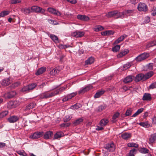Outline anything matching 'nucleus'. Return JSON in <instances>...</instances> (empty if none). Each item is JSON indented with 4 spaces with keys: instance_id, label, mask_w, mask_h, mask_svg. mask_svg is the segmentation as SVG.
Wrapping results in <instances>:
<instances>
[{
    "instance_id": "obj_1",
    "label": "nucleus",
    "mask_w": 156,
    "mask_h": 156,
    "mask_svg": "<svg viewBox=\"0 0 156 156\" xmlns=\"http://www.w3.org/2000/svg\"><path fill=\"white\" fill-rule=\"evenodd\" d=\"M55 96L54 91L50 92L49 91L45 92L41 94L40 98L41 99H47Z\"/></svg>"
},
{
    "instance_id": "obj_2",
    "label": "nucleus",
    "mask_w": 156,
    "mask_h": 156,
    "mask_svg": "<svg viewBox=\"0 0 156 156\" xmlns=\"http://www.w3.org/2000/svg\"><path fill=\"white\" fill-rule=\"evenodd\" d=\"M149 56V53H144L136 57L135 58V60L137 62H140L147 58Z\"/></svg>"
},
{
    "instance_id": "obj_3",
    "label": "nucleus",
    "mask_w": 156,
    "mask_h": 156,
    "mask_svg": "<svg viewBox=\"0 0 156 156\" xmlns=\"http://www.w3.org/2000/svg\"><path fill=\"white\" fill-rule=\"evenodd\" d=\"M137 9L139 11L141 12H146L148 10L147 5L143 2H140L138 4Z\"/></svg>"
},
{
    "instance_id": "obj_4",
    "label": "nucleus",
    "mask_w": 156,
    "mask_h": 156,
    "mask_svg": "<svg viewBox=\"0 0 156 156\" xmlns=\"http://www.w3.org/2000/svg\"><path fill=\"white\" fill-rule=\"evenodd\" d=\"M105 148L109 152H113L115 150V147L113 142H111L107 144Z\"/></svg>"
},
{
    "instance_id": "obj_5",
    "label": "nucleus",
    "mask_w": 156,
    "mask_h": 156,
    "mask_svg": "<svg viewBox=\"0 0 156 156\" xmlns=\"http://www.w3.org/2000/svg\"><path fill=\"white\" fill-rule=\"evenodd\" d=\"M32 12H35L38 13H44L45 10L42 8L36 5L33 6L31 8Z\"/></svg>"
},
{
    "instance_id": "obj_6",
    "label": "nucleus",
    "mask_w": 156,
    "mask_h": 156,
    "mask_svg": "<svg viewBox=\"0 0 156 156\" xmlns=\"http://www.w3.org/2000/svg\"><path fill=\"white\" fill-rule=\"evenodd\" d=\"M36 106V103L33 102L28 103L26 105V106L24 108V111H28L35 108Z\"/></svg>"
},
{
    "instance_id": "obj_7",
    "label": "nucleus",
    "mask_w": 156,
    "mask_h": 156,
    "mask_svg": "<svg viewBox=\"0 0 156 156\" xmlns=\"http://www.w3.org/2000/svg\"><path fill=\"white\" fill-rule=\"evenodd\" d=\"M43 132H36L30 136V138L33 139H37L41 137L43 135Z\"/></svg>"
},
{
    "instance_id": "obj_8",
    "label": "nucleus",
    "mask_w": 156,
    "mask_h": 156,
    "mask_svg": "<svg viewBox=\"0 0 156 156\" xmlns=\"http://www.w3.org/2000/svg\"><path fill=\"white\" fill-rule=\"evenodd\" d=\"M16 94L15 91H11L5 93L4 95V97L6 99H10L14 97Z\"/></svg>"
},
{
    "instance_id": "obj_9",
    "label": "nucleus",
    "mask_w": 156,
    "mask_h": 156,
    "mask_svg": "<svg viewBox=\"0 0 156 156\" xmlns=\"http://www.w3.org/2000/svg\"><path fill=\"white\" fill-rule=\"evenodd\" d=\"M19 119V117L16 115L11 116L7 120L10 123H14L17 121Z\"/></svg>"
},
{
    "instance_id": "obj_10",
    "label": "nucleus",
    "mask_w": 156,
    "mask_h": 156,
    "mask_svg": "<svg viewBox=\"0 0 156 156\" xmlns=\"http://www.w3.org/2000/svg\"><path fill=\"white\" fill-rule=\"evenodd\" d=\"M84 34V32L83 31H76L72 33V35L76 37H81Z\"/></svg>"
},
{
    "instance_id": "obj_11",
    "label": "nucleus",
    "mask_w": 156,
    "mask_h": 156,
    "mask_svg": "<svg viewBox=\"0 0 156 156\" xmlns=\"http://www.w3.org/2000/svg\"><path fill=\"white\" fill-rule=\"evenodd\" d=\"M67 86H65L53 91L55 96L61 93L67 88Z\"/></svg>"
},
{
    "instance_id": "obj_12",
    "label": "nucleus",
    "mask_w": 156,
    "mask_h": 156,
    "mask_svg": "<svg viewBox=\"0 0 156 156\" xmlns=\"http://www.w3.org/2000/svg\"><path fill=\"white\" fill-rule=\"evenodd\" d=\"M140 80L145 81L144 75L143 73H140L137 75L135 78V81L136 82H139Z\"/></svg>"
},
{
    "instance_id": "obj_13",
    "label": "nucleus",
    "mask_w": 156,
    "mask_h": 156,
    "mask_svg": "<svg viewBox=\"0 0 156 156\" xmlns=\"http://www.w3.org/2000/svg\"><path fill=\"white\" fill-rule=\"evenodd\" d=\"M48 10L49 12L56 16H60L61 15L60 12L52 8H49Z\"/></svg>"
},
{
    "instance_id": "obj_14",
    "label": "nucleus",
    "mask_w": 156,
    "mask_h": 156,
    "mask_svg": "<svg viewBox=\"0 0 156 156\" xmlns=\"http://www.w3.org/2000/svg\"><path fill=\"white\" fill-rule=\"evenodd\" d=\"M92 87L91 85H89L83 88L82 90H80L79 92V94H83L89 90H90L92 89Z\"/></svg>"
},
{
    "instance_id": "obj_15",
    "label": "nucleus",
    "mask_w": 156,
    "mask_h": 156,
    "mask_svg": "<svg viewBox=\"0 0 156 156\" xmlns=\"http://www.w3.org/2000/svg\"><path fill=\"white\" fill-rule=\"evenodd\" d=\"M11 83V81L9 78H5L3 80L1 85L5 87L9 85Z\"/></svg>"
},
{
    "instance_id": "obj_16",
    "label": "nucleus",
    "mask_w": 156,
    "mask_h": 156,
    "mask_svg": "<svg viewBox=\"0 0 156 156\" xmlns=\"http://www.w3.org/2000/svg\"><path fill=\"white\" fill-rule=\"evenodd\" d=\"M151 98V94L150 93H146L144 94L142 99L143 101H150Z\"/></svg>"
},
{
    "instance_id": "obj_17",
    "label": "nucleus",
    "mask_w": 156,
    "mask_h": 156,
    "mask_svg": "<svg viewBox=\"0 0 156 156\" xmlns=\"http://www.w3.org/2000/svg\"><path fill=\"white\" fill-rule=\"evenodd\" d=\"M134 78V76L129 75L127 76L124 80L123 81L125 83H128L131 82L133 79Z\"/></svg>"
},
{
    "instance_id": "obj_18",
    "label": "nucleus",
    "mask_w": 156,
    "mask_h": 156,
    "mask_svg": "<svg viewBox=\"0 0 156 156\" xmlns=\"http://www.w3.org/2000/svg\"><path fill=\"white\" fill-rule=\"evenodd\" d=\"M53 134V132L50 131L45 132L44 136V138L45 139H48L50 138Z\"/></svg>"
},
{
    "instance_id": "obj_19",
    "label": "nucleus",
    "mask_w": 156,
    "mask_h": 156,
    "mask_svg": "<svg viewBox=\"0 0 156 156\" xmlns=\"http://www.w3.org/2000/svg\"><path fill=\"white\" fill-rule=\"evenodd\" d=\"M156 140V133L151 134L149 138L150 144H153Z\"/></svg>"
},
{
    "instance_id": "obj_20",
    "label": "nucleus",
    "mask_w": 156,
    "mask_h": 156,
    "mask_svg": "<svg viewBox=\"0 0 156 156\" xmlns=\"http://www.w3.org/2000/svg\"><path fill=\"white\" fill-rule=\"evenodd\" d=\"M77 18L82 21H88L89 20V18L85 15H78Z\"/></svg>"
},
{
    "instance_id": "obj_21",
    "label": "nucleus",
    "mask_w": 156,
    "mask_h": 156,
    "mask_svg": "<svg viewBox=\"0 0 156 156\" xmlns=\"http://www.w3.org/2000/svg\"><path fill=\"white\" fill-rule=\"evenodd\" d=\"M122 137L124 140H127L131 137V134L125 133L121 134Z\"/></svg>"
},
{
    "instance_id": "obj_22",
    "label": "nucleus",
    "mask_w": 156,
    "mask_h": 156,
    "mask_svg": "<svg viewBox=\"0 0 156 156\" xmlns=\"http://www.w3.org/2000/svg\"><path fill=\"white\" fill-rule=\"evenodd\" d=\"M46 70L45 67H42L39 68L35 73L37 76L39 75L44 73Z\"/></svg>"
},
{
    "instance_id": "obj_23",
    "label": "nucleus",
    "mask_w": 156,
    "mask_h": 156,
    "mask_svg": "<svg viewBox=\"0 0 156 156\" xmlns=\"http://www.w3.org/2000/svg\"><path fill=\"white\" fill-rule=\"evenodd\" d=\"M156 45V41L154 40L149 42L146 45V48L149 49L151 47Z\"/></svg>"
},
{
    "instance_id": "obj_24",
    "label": "nucleus",
    "mask_w": 156,
    "mask_h": 156,
    "mask_svg": "<svg viewBox=\"0 0 156 156\" xmlns=\"http://www.w3.org/2000/svg\"><path fill=\"white\" fill-rule=\"evenodd\" d=\"M116 14L115 15V18L116 19L120 18H123L124 17V12H118V11H115Z\"/></svg>"
},
{
    "instance_id": "obj_25",
    "label": "nucleus",
    "mask_w": 156,
    "mask_h": 156,
    "mask_svg": "<svg viewBox=\"0 0 156 156\" xmlns=\"http://www.w3.org/2000/svg\"><path fill=\"white\" fill-rule=\"evenodd\" d=\"M124 14L127 16H133L134 14V10H128L125 11L124 12Z\"/></svg>"
},
{
    "instance_id": "obj_26",
    "label": "nucleus",
    "mask_w": 156,
    "mask_h": 156,
    "mask_svg": "<svg viewBox=\"0 0 156 156\" xmlns=\"http://www.w3.org/2000/svg\"><path fill=\"white\" fill-rule=\"evenodd\" d=\"M116 13L115 11H111L108 12L107 14H106L105 15V16L108 18L112 17H114L115 18V15Z\"/></svg>"
},
{
    "instance_id": "obj_27",
    "label": "nucleus",
    "mask_w": 156,
    "mask_h": 156,
    "mask_svg": "<svg viewBox=\"0 0 156 156\" xmlns=\"http://www.w3.org/2000/svg\"><path fill=\"white\" fill-rule=\"evenodd\" d=\"M109 120L107 119H102L100 122L99 124L101 126H104L108 122Z\"/></svg>"
},
{
    "instance_id": "obj_28",
    "label": "nucleus",
    "mask_w": 156,
    "mask_h": 156,
    "mask_svg": "<svg viewBox=\"0 0 156 156\" xmlns=\"http://www.w3.org/2000/svg\"><path fill=\"white\" fill-rule=\"evenodd\" d=\"M83 121L82 118H79L74 121L73 124L74 126H76L81 123Z\"/></svg>"
},
{
    "instance_id": "obj_29",
    "label": "nucleus",
    "mask_w": 156,
    "mask_h": 156,
    "mask_svg": "<svg viewBox=\"0 0 156 156\" xmlns=\"http://www.w3.org/2000/svg\"><path fill=\"white\" fill-rule=\"evenodd\" d=\"M154 75V73L153 71H150L144 75V80L151 77Z\"/></svg>"
},
{
    "instance_id": "obj_30",
    "label": "nucleus",
    "mask_w": 156,
    "mask_h": 156,
    "mask_svg": "<svg viewBox=\"0 0 156 156\" xmlns=\"http://www.w3.org/2000/svg\"><path fill=\"white\" fill-rule=\"evenodd\" d=\"M138 150L140 153L144 154L148 153L149 151L148 149L144 147L140 148Z\"/></svg>"
},
{
    "instance_id": "obj_31",
    "label": "nucleus",
    "mask_w": 156,
    "mask_h": 156,
    "mask_svg": "<svg viewBox=\"0 0 156 156\" xmlns=\"http://www.w3.org/2000/svg\"><path fill=\"white\" fill-rule=\"evenodd\" d=\"M94 62V58L90 57L86 60L85 62L86 65H90L93 63Z\"/></svg>"
},
{
    "instance_id": "obj_32",
    "label": "nucleus",
    "mask_w": 156,
    "mask_h": 156,
    "mask_svg": "<svg viewBox=\"0 0 156 156\" xmlns=\"http://www.w3.org/2000/svg\"><path fill=\"white\" fill-rule=\"evenodd\" d=\"M22 12L26 15L32 12L31 9L29 8H23L22 9Z\"/></svg>"
},
{
    "instance_id": "obj_33",
    "label": "nucleus",
    "mask_w": 156,
    "mask_h": 156,
    "mask_svg": "<svg viewBox=\"0 0 156 156\" xmlns=\"http://www.w3.org/2000/svg\"><path fill=\"white\" fill-rule=\"evenodd\" d=\"M104 29V27L100 25L97 26L93 28L94 30L96 32H98L103 30Z\"/></svg>"
},
{
    "instance_id": "obj_34",
    "label": "nucleus",
    "mask_w": 156,
    "mask_h": 156,
    "mask_svg": "<svg viewBox=\"0 0 156 156\" xmlns=\"http://www.w3.org/2000/svg\"><path fill=\"white\" fill-rule=\"evenodd\" d=\"M129 52L128 50H126V51H121L120 53L117 55L118 58H121L124 55H125Z\"/></svg>"
},
{
    "instance_id": "obj_35",
    "label": "nucleus",
    "mask_w": 156,
    "mask_h": 156,
    "mask_svg": "<svg viewBox=\"0 0 156 156\" xmlns=\"http://www.w3.org/2000/svg\"><path fill=\"white\" fill-rule=\"evenodd\" d=\"M63 133L62 132H57L54 135V139H57L60 138L62 136Z\"/></svg>"
},
{
    "instance_id": "obj_36",
    "label": "nucleus",
    "mask_w": 156,
    "mask_h": 156,
    "mask_svg": "<svg viewBox=\"0 0 156 156\" xmlns=\"http://www.w3.org/2000/svg\"><path fill=\"white\" fill-rule=\"evenodd\" d=\"M144 110V109L143 108H141L138 109L137 111L132 115V117H134L140 114Z\"/></svg>"
},
{
    "instance_id": "obj_37",
    "label": "nucleus",
    "mask_w": 156,
    "mask_h": 156,
    "mask_svg": "<svg viewBox=\"0 0 156 156\" xmlns=\"http://www.w3.org/2000/svg\"><path fill=\"white\" fill-rule=\"evenodd\" d=\"M105 92L104 90H101L97 92L94 95V97L95 98H98L103 94Z\"/></svg>"
},
{
    "instance_id": "obj_38",
    "label": "nucleus",
    "mask_w": 156,
    "mask_h": 156,
    "mask_svg": "<svg viewBox=\"0 0 156 156\" xmlns=\"http://www.w3.org/2000/svg\"><path fill=\"white\" fill-rule=\"evenodd\" d=\"M139 124L141 126L145 128H148L151 126V125L149 124L147 122H140Z\"/></svg>"
},
{
    "instance_id": "obj_39",
    "label": "nucleus",
    "mask_w": 156,
    "mask_h": 156,
    "mask_svg": "<svg viewBox=\"0 0 156 156\" xmlns=\"http://www.w3.org/2000/svg\"><path fill=\"white\" fill-rule=\"evenodd\" d=\"M60 70L56 69H54L51 71L50 72V73L52 75H57L59 72Z\"/></svg>"
},
{
    "instance_id": "obj_40",
    "label": "nucleus",
    "mask_w": 156,
    "mask_h": 156,
    "mask_svg": "<svg viewBox=\"0 0 156 156\" xmlns=\"http://www.w3.org/2000/svg\"><path fill=\"white\" fill-rule=\"evenodd\" d=\"M137 151V150L135 148H133L129 151V155L128 156H134V154H136Z\"/></svg>"
},
{
    "instance_id": "obj_41",
    "label": "nucleus",
    "mask_w": 156,
    "mask_h": 156,
    "mask_svg": "<svg viewBox=\"0 0 156 156\" xmlns=\"http://www.w3.org/2000/svg\"><path fill=\"white\" fill-rule=\"evenodd\" d=\"M127 146L129 147H134L137 148L139 147L138 144L134 143H129L127 144Z\"/></svg>"
},
{
    "instance_id": "obj_42",
    "label": "nucleus",
    "mask_w": 156,
    "mask_h": 156,
    "mask_svg": "<svg viewBox=\"0 0 156 156\" xmlns=\"http://www.w3.org/2000/svg\"><path fill=\"white\" fill-rule=\"evenodd\" d=\"M10 12L9 11H4L0 13V17H4L5 16L8 15Z\"/></svg>"
},
{
    "instance_id": "obj_43",
    "label": "nucleus",
    "mask_w": 156,
    "mask_h": 156,
    "mask_svg": "<svg viewBox=\"0 0 156 156\" xmlns=\"http://www.w3.org/2000/svg\"><path fill=\"white\" fill-rule=\"evenodd\" d=\"M37 86V84L35 83H33L30 84L28 85L29 91H30V90H33Z\"/></svg>"
},
{
    "instance_id": "obj_44",
    "label": "nucleus",
    "mask_w": 156,
    "mask_h": 156,
    "mask_svg": "<svg viewBox=\"0 0 156 156\" xmlns=\"http://www.w3.org/2000/svg\"><path fill=\"white\" fill-rule=\"evenodd\" d=\"M119 112H116L113 115L112 117V122H116V120L115 119L119 116Z\"/></svg>"
},
{
    "instance_id": "obj_45",
    "label": "nucleus",
    "mask_w": 156,
    "mask_h": 156,
    "mask_svg": "<svg viewBox=\"0 0 156 156\" xmlns=\"http://www.w3.org/2000/svg\"><path fill=\"white\" fill-rule=\"evenodd\" d=\"M8 114L7 111H5L0 113V119L6 116Z\"/></svg>"
},
{
    "instance_id": "obj_46",
    "label": "nucleus",
    "mask_w": 156,
    "mask_h": 156,
    "mask_svg": "<svg viewBox=\"0 0 156 156\" xmlns=\"http://www.w3.org/2000/svg\"><path fill=\"white\" fill-rule=\"evenodd\" d=\"M105 109V107L102 105L99 106L95 111L98 112H101Z\"/></svg>"
},
{
    "instance_id": "obj_47",
    "label": "nucleus",
    "mask_w": 156,
    "mask_h": 156,
    "mask_svg": "<svg viewBox=\"0 0 156 156\" xmlns=\"http://www.w3.org/2000/svg\"><path fill=\"white\" fill-rule=\"evenodd\" d=\"M50 37L54 42H56L58 41V39L57 36L51 34L50 35Z\"/></svg>"
},
{
    "instance_id": "obj_48",
    "label": "nucleus",
    "mask_w": 156,
    "mask_h": 156,
    "mask_svg": "<svg viewBox=\"0 0 156 156\" xmlns=\"http://www.w3.org/2000/svg\"><path fill=\"white\" fill-rule=\"evenodd\" d=\"M120 47V45H116L112 48V50L114 52H116L119 50Z\"/></svg>"
},
{
    "instance_id": "obj_49",
    "label": "nucleus",
    "mask_w": 156,
    "mask_h": 156,
    "mask_svg": "<svg viewBox=\"0 0 156 156\" xmlns=\"http://www.w3.org/2000/svg\"><path fill=\"white\" fill-rule=\"evenodd\" d=\"M21 91L23 92H25L27 93L30 92L28 85L24 86L21 89Z\"/></svg>"
},
{
    "instance_id": "obj_50",
    "label": "nucleus",
    "mask_w": 156,
    "mask_h": 156,
    "mask_svg": "<svg viewBox=\"0 0 156 156\" xmlns=\"http://www.w3.org/2000/svg\"><path fill=\"white\" fill-rule=\"evenodd\" d=\"M132 111V108H129L126 110L125 113V115L127 116H129L131 114Z\"/></svg>"
},
{
    "instance_id": "obj_51",
    "label": "nucleus",
    "mask_w": 156,
    "mask_h": 156,
    "mask_svg": "<svg viewBox=\"0 0 156 156\" xmlns=\"http://www.w3.org/2000/svg\"><path fill=\"white\" fill-rule=\"evenodd\" d=\"M151 14L152 16H154L156 14V7L153 6L151 9Z\"/></svg>"
},
{
    "instance_id": "obj_52",
    "label": "nucleus",
    "mask_w": 156,
    "mask_h": 156,
    "mask_svg": "<svg viewBox=\"0 0 156 156\" xmlns=\"http://www.w3.org/2000/svg\"><path fill=\"white\" fill-rule=\"evenodd\" d=\"M80 105L79 104L76 103L73 105L71 106V107L72 108H74L77 109L80 108Z\"/></svg>"
},
{
    "instance_id": "obj_53",
    "label": "nucleus",
    "mask_w": 156,
    "mask_h": 156,
    "mask_svg": "<svg viewBox=\"0 0 156 156\" xmlns=\"http://www.w3.org/2000/svg\"><path fill=\"white\" fill-rule=\"evenodd\" d=\"M156 88V82L151 83L149 87V89H153Z\"/></svg>"
},
{
    "instance_id": "obj_54",
    "label": "nucleus",
    "mask_w": 156,
    "mask_h": 156,
    "mask_svg": "<svg viewBox=\"0 0 156 156\" xmlns=\"http://www.w3.org/2000/svg\"><path fill=\"white\" fill-rule=\"evenodd\" d=\"M48 21L50 23L54 25H56L58 24L56 21L50 19H48Z\"/></svg>"
},
{
    "instance_id": "obj_55",
    "label": "nucleus",
    "mask_w": 156,
    "mask_h": 156,
    "mask_svg": "<svg viewBox=\"0 0 156 156\" xmlns=\"http://www.w3.org/2000/svg\"><path fill=\"white\" fill-rule=\"evenodd\" d=\"M71 118L69 115L66 116L63 119L64 122H67L70 120Z\"/></svg>"
},
{
    "instance_id": "obj_56",
    "label": "nucleus",
    "mask_w": 156,
    "mask_h": 156,
    "mask_svg": "<svg viewBox=\"0 0 156 156\" xmlns=\"http://www.w3.org/2000/svg\"><path fill=\"white\" fill-rule=\"evenodd\" d=\"M106 36H110L113 35L114 32L112 30H108L106 31Z\"/></svg>"
},
{
    "instance_id": "obj_57",
    "label": "nucleus",
    "mask_w": 156,
    "mask_h": 156,
    "mask_svg": "<svg viewBox=\"0 0 156 156\" xmlns=\"http://www.w3.org/2000/svg\"><path fill=\"white\" fill-rule=\"evenodd\" d=\"M11 103L14 105V106L13 107L15 108L18 106L20 104L19 102L17 101H11Z\"/></svg>"
},
{
    "instance_id": "obj_58",
    "label": "nucleus",
    "mask_w": 156,
    "mask_h": 156,
    "mask_svg": "<svg viewBox=\"0 0 156 156\" xmlns=\"http://www.w3.org/2000/svg\"><path fill=\"white\" fill-rule=\"evenodd\" d=\"M76 95V94L74 93H71L69 94L67 96L68 100L71 99L73 97H74Z\"/></svg>"
},
{
    "instance_id": "obj_59",
    "label": "nucleus",
    "mask_w": 156,
    "mask_h": 156,
    "mask_svg": "<svg viewBox=\"0 0 156 156\" xmlns=\"http://www.w3.org/2000/svg\"><path fill=\"white\" fill-rule=\"evenodd\" d=\"M58 47L61 49H65L68 47L66 45L60 44L58 46Z\"/></svg>"
},
{
    "instance_id": "obj_60",
    "label": "nucleus",
    "mask_w": 156,
    "mask_h": 156,
    "mask_svg": "<svg viewBox=\"0 0 156 156\" xmlns=\"http://www.w3.org/2000/svg\"><path fill=\"white\" fill-rule=\"evenodd\" d=\"M11 2L12 4H16L20 3L21 1L20 0H11Z\"/></svg>"
},
{
    "instance_id": "obj_61",
    "label": "nucleus",
    "mask_w": 156,
    "mask_h": 156,
    "mask_svg": "<svg viewBox=\"0 0 156 156\" xmlns=\"http://www.w3.org/2000/svg\"><path fill=\"white\" fill-rule=\"evenodd\" d=\"M127 36V35L126 34L123 35L121 36L120 37H119L118 39L119 40H120V41H121L123 40V39L126 38Z\"/></svg>"
},
{
    "instance_id": "obj_62",
    "label": "nucleus",
    "mask_w": 156,
    "mask_h": 156,
    "mask_svg": "<svg viewBox=\"0 0 156 156\" xmlns=\"http://www.w3.org/2000/svg\"><path fill=\"white\" fill-rule=\"evenodd\" d=\"M150 17L147 16L145 18V19L144 21V22L146 23H147L150 21Z\"/></svg>"
},
{
    "instance_id": "obj_63",
    "label": "nucleus",
    "mask_w": 156,
    "mask_h": 156,
    "mask_svg": "<svg viewBox=\"0 0 156 156\" xmlns=\"http://www.w3.org/2000/svg\"><path fill=\"white\" fill-rule=\"evenodd\" d=\"M147 67L148 69L149 70H152L153 69V65L152 63H149L147 65Z\"/></svg>"
},
{
    "instance_id": "obj_64",
    "label": "nucleus",
    "mask_w": 156,
    "mask_h": 156,
    "mask_svg": "<svg viewBox=\"0 0 156 156\" xmlns=\"http://www.w3.org/2000/svg\"><path fill=\"white\" fill-rule=\"evenodd\" d=\"M130 65L129 64H126L124 65V69H126L129 67H130Z\"/></svg>"
}]
</instances>
